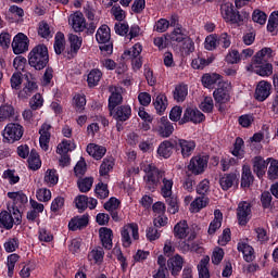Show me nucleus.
Masks as SVG:
<instances>
[{"instance_id":"f257e3e1","label":"nucleus","mask_w":278,"mask_h":278,"mask_svg":"<svg viewBox=\"0 0 278 278\" xmlns=\"http://www.w3.org/2000/svg\"><path fill=\"white\" fill-rule=\"evenodd\" d=\"M28 64L36 71H42L49 64V49L45 45H38L28 55Z\"/></svg>"},{"instance_id":"f03ea898","label":"nucleus","mask_w":278,"mask_h":278,"mask_svg":"<svg viewBox=\"0 0 278 278\" xmlns=\"http://www.w3.org/2000/svg\"><path fill=\"white\" fill-rule=\"evenodd\" d=\"M220 12L226 23H232V25H242V23H244V18L249 17V14L247 13L242 15L240 12H236V10H233V5L230 3L222 4Z\"/></svg>"},{"instance_id":"7ed1b4c3","label":"nucleus","mask_w":278,"mask_h":278,"mask_svg":"<svg viewBox=\"0 0 278 278\" xmlns=\"http://www.w3.org/2000/svg\"><path fill=\"white\" fill-rule=\"evenodd\" d=\"M143 170L147 173L144 179L147 187L150 190H155V188L160 186V181H163L166 177V173L164 170L157 169V167H153L151 165H148Z\"/></svg>"},{"instance_id":"20e7f679","label":"nucleus","mask_w":278,"mask_h":278,"mask_svg":"<svg viewBox=\"0 0 278 278\" xmlns=\"http://www.w3.org/2000/svg\"><path fill=\"white\" fill-rule=\"evenodd\" d=\"M23 134H25V129L21 124L9 123L3 130L4 142L14 144V142H18L23 138Z\"/></svg>"},{"instance_id":"39448f33","label":"nucleus","mask_w":278,"mask_h":278,"mask_svg":"<svg viewBox=\"0 0 278 278\" xmlns=\"http://www.w3.org/2000/svg\"><path fill=\"white\" fill-rule=\"evenodd\" d=\"M207 161L206 155H195L190 160L187 168L191 175H203L207 168Z\"/></svg>"},{"instance_id":"423d86ee","label":"nucleus","mask_w":278,"mask_h":278,"mask_svg":"<svg viewBox=\"0 0 278 278\" xmlns=\"http://www.w3.org/2000/svg\"><path fill=\"white\" fill-rule=\"evenodd\" d=\"M205 115L197 108L189 106L184 111L182 118L179 121V125H186V123H203Z\"/></svg>"},{"instance_id":"0eeeda50","label":"nucleus","mask_w":278,"mask_h":278,"mask_svg":"<svg viewBox=\"0 0 278 278\" xmlns=\"http://www.w3.org/2000/svg\"><path fill=\"white\" fill-rule=\"evenodd\" d=\"M229 90H231V83L219 81L217 89L213 93L216 103H227L230 99Z\"/></svg>"},{"instance_id":"6e6552de","label":"nucleus","mask_w":278,"mask_h":278,"mask_svg":"<svg viewBox=\"0 0 278 278\" xmlns=\"http://www.w3.org/2000/svg\"><path fill=\"white\" fill-rule=\"evenodd\" d=\"M155 131L161 138H170L175 131V126L167 117H161L155 127Z\"/></svg>"},{"instance_id":"1a4fd4ad","label":"nucleus","mask_w":278,"mask_h":278,"mask_svg":"<svg viewBox=\"0 0 278 278\" xmlns=\"http://www.w3.org/2000/svg\"><path fill=\"white\" fill-rule=\"evenodd\" d=\"M251 207H253V204L248 201H241L238 204L237 207V218L239 222V225H247L249 223V218L251 217Z\"/></svg>"},{"instance_id":"9d476101","label":"nucleus","mask_w":278,"mask_h":278,"mask_svg":"<svg viewBox=\"0 0 278 278\" xmlns=\"http://www.w3.org/2000/svg\"><path fill=\"white\" fill-rule=\"evenodd\" d=\"M25 79L26 83L24 84V88L18 92L20 99H29V96L34 94V92L38 90V85L36 84V80L31 74H25Z\"/></svg>"},{"instance_id":"9b49d317","label":"nucleus","mask_w":278,"mask_h":278,"mask_svg":"<svg viewBox=\"0 0 278 278\" xmlns=\"http://www.w3.org/2000/svg\"><path fill=\"white\" fill-rule=\"evenodd\" d=\"M131 233L134 240H138L140 236L138 235V224H128L123 227L122 229V240L124 247H130L131 245V237L129 236Z\"/></svg>"},{"instance_id":"f8f14e48","label":"nucleus","mask_w":278,"mask_h":278,"mask_svg":"<svg viewBox=\"0 0 278 278\" xmlns=\"http://www.w3.org/2000/svg\"><path fill=\"white\" fill-rule=\"evenodd\" d=\"M27 36H25V34L20 33L17 34L12 42V49H13V53H15V55H21V53H25V51H27L29 49V45L27 43Z\"/></svg>"},{"instance_id":"ddd939ff","label":"nucleus","mask_w":278,"mask_h":278,"mask_svg":"<svg viewBox=\"0 0 278 278\" xmlns=\"http://www.w3.org/2000/svg\"><path fill=\"white\" fill-rule=\"evenodd\" d=\"M110 115L117 121V123H125V121H129L131 117V106L130 105H121L116 109H112L109 111Z\"/></svg>"},{"instance_id":"4468645a","label":"nucleus","mask_w":278,"mask_h":278,"mask_svg":"<svg viewBox=\"0 0 278 278\" xmlns=\"http://www.w3.org/2000/svg\"><path fill=\"white\" fill-rule=\"evenodd\" d=\"M5 121H18L16 109L9 103L0 106V123H5Z\"/></svg>"},{"instance_id":"2eb2a0df","label":"nucleus","mask_w":278,"mask_h":278,"mask_svg":"<svg viewBox=\"0 0 278 278\" xmlns=\"http://www.w3.org/2000/svg\"><path fill=\"white\" fill-rule=\"evenodd\" d=\"M70 25H72V28L76 33L84 31L86 29V17H84V13L75 12L72 14L70 16Z\"/></svg>"},{"instance_id":"dca6fc26","label":"nucleus","mask_w":278,"mask_h":278,"mask_svg":"<svg viewBox=\"0 0 278 278\" xmlns=\"http://www.w3.org/2000/svg\"><path fill=\"white\" fill-rule=\"evenodd\" d=\"M254 97L256 101H266L270 97V84L268 81H260L256 86Z\"/></svg>"},{"instance_id":"f3484780","label":"nucleus","mask_w":278,"mask_h":278,"mask_svg":"<svg viewBox=\"0 0 278 278\" xmlns=\"http://www.w3.org/2000/svg\"><path fill=\"white\" fill-rule=\"evenodd\" d=\"M167 266L172 275L177 277V275L181 273V268H184V257H181L179 254H176L174 257L167 261Z\"/></svg>"},{"instance_id":"a211bd4d","label":"nucleus","mask_w":278,"mask_h":278,"mask_svg":"<svg viewBox=\"0 0 278 278\" xmlns=\"http://www.w3.org/2000/svg\"><path fill=\"white\" fill-rule=\"evenodd\" d=\"M253 163V173L262 179L266 175V168H268V163L262 156H255L252 161Z\"/></svg>"},{"instance_id":"6ab92c4d","label":"nucleus","mask_w":278,"mask_h":278,"mask_svg":"<svg viewBox=\"0 0 278 278\" xmlns=\"http://www.w3.org/2000/svg\"><path fill=\"white\" fill-rule=\"evenodd\" d=\"M50 130H51L50 124H43L39 129V134H40L39 143L41 149H43V151H47L49 149V140H51Z\"/></svg>"},{"instance_id":"aec40b11","label":"nucleus","mask_w":278,"mask_h":278,"mask_svg":"<svg viewBox=\"0 0 278 278\" xmlns=\"http://www.w3.org/2000/svg\"><path fill=\"white\" fill-rule=\"evenodd\" d=\"M87 153L91 155L94 160H102L103 155L108 153V149L103 146H99L97 143H89L87 146Z\"/></svg>"},{"instance_id":"412c9836","label":"nucleus","mask_w":278,"mask_h":278,"mask_svg":"<svg viewBox=\"0 0 278 278\" xmlns=\"http://www.w3.org/2000/svg\"><path fill=\"white\" fill-rule=\"evenodd\" d=\"M253 181H255V177L253 176V172H251V166L243 165L241 175V188H251V186H253Z\"/></svg>"},{"instance_id":"4be33fe9","label":"nucleus","mask_w":278,"mask_h":278,"mask_svg":"<svg viewBox=\"0 0 278 278\" xmlns=\"http://www.w3.org/2000/svg\"><path fill=\"white\" fill-rule=\"evenodd\" d=\"M176 146L180 147L182 157H190V155H192V151L197 148V143H194V141H188L185 139H179L176 142Z\"/></svg>"},{"instance_id":"5701e85b","label":"nucleus","mask_w":278,"mask_h":278,"mask_svg":"<svg viewBox=\"0 0 278 278\" xmlns=\"http://www.w3.org/2000/svg\"><path fill=\"white\" fill-rule=\"evenodd\" d=\"M190 233V227H188V222L180 220L177 223L174 227V236L178 240H184V238H188V235Z\"/></svg>"},{"instance_id":"b1692460","label":"nucleus","mask_w":278,"mask_h":278,"mask_svg":"<svg viewBox=\"0 0 278 278\" xmlns=\"http://www.w3.org/2000/svg\"><path fill=\"white\" fill-rule=\"evenodd\" d=\"M88 215L77 216L71 219L68 223V229L71 231H77V229H84L88 227Z\"/></svg>"},{"instance_id":"393cba45","label":"nucleus","mask_w":278,"mask_h":278,"mask_svg":"<svg viewBox=\"0 0 278 278\" xmlns=\"http://www.w3.org/2000/svg\"><path fill=\"white\" fill-rule=\"evenodd\" d=\"M114 168V157H105L100 165V177L103 179H110V170Z\"/></svg>"},{"instance_id":"a878e982","label":"nucleus","mask_w":278,"mask_h":278,"mask_svg":"<svg viewBox=\"0 0 278 278\" xmlns=\"http://www.w3.org/2000/svg\"><path fill=\"white\" fill-rule=\"evenodd\" d=\"M214 219L211 222L208 227V235L214 236L218 229H220L223 225V213L220 210H215L214 212Z\"/></svg>"},{"instance_id":"bb28decb","label":"nucleus","mask_w":278,"mask_h":278,"mask_svg":"<svg viewBox=\"0 0 278 278\" xmlns=\"http://www.w3.org/2000/svg\"><path fill=\"white\" fill-rule=\"evenodd\" d=\"M99 236H100V240L102 242V247H104L108 251H110L113 247L112 229H110V228H100Z\"/></svg>"},{"instance_id":"cd10ccee","label":"nucleus","mask_w":278,"mask_h":278,"mask_svg":"<svg viewBox=\"0 0 278 278\" xmlns=\"http://www.w3.org/2000/svg\"><path fill=\"white\" fill-rule=\"evenodd\" d=\"M270 58H273V49L263 48L254 55L253 62L254 64H264V62H268Z\"/></svg>"},{"instance_id":"c85d7f7f","label":"nucleus","mask_w":278,"mask_h":278,"mask_svg":"<svg viewBox=\"0 0 278 278\" xmlns=\"http://www.w3.org/2000/svg\"><path fill=\"white\" fill-rule=\"evenodd\" d=\"M110 38H112L110 27L108 25H102L96 34L97 42L100 45H105V42H110Z\"/></svg>"},{"instance_id":"c756f323","label":"nucleus","mask_w":278,"mask_h":278,"mask_svg":"<svg viewBox=\"0 0 278 278\" xmlns=\"http://www.w3.org/2000/svg\"><path fill=\"white\" fill-rule=\"evenodd\" d=\"M173 94L174 100L177 101V103H184V101H186V98L188 97V85H177Z\"/></svg>"},{"instance_id":"7c9ffc66","label":"nucleus","mask_w":278,"mask_h":278,"mask_svg":"<svg viewBox=\"0 0 278 278\" xmlns=\"http://www.w3.org/2000/svg\"><path fill=\"white\" fill-rule=\"evenodd\" d=\"M9 199L13 200V205L15 207H23L27 203V195L22 191L17 192H8Z\"/></svg>"},{"instance_id":"2f4dec72","label":"nucleus","mask_w":278,"mask_h":278,"mask_svg":"<svg viewBox=\"0 0 278 278\" xmlns=\"http://www.w3.org/2000/svg\"><path fill=\"white\" fill-rule=\"evenodd\" d=\"M173 143L168 140L163 141L157 149V154L160 157H164L165 160H168L170 155H173Z\"/></svg>"},{"instance_id":"473e14b6","label":"nucleus","mask_w":278,"mask_h":278,"mask_svg":"<svg viewBox=\"0 0 278 278\" xmlns=\"http://www.w3.org/2000/svg\"><path fill=\"white\" fill-rule=\"evenodd\" d=\"M154 108L157 114H164L168 108V99L164 93H160L154 100Z\"/></svg>"},{"instance_id":"72a5a7b5","label":"nucleus","mask_w":278,"mask_h":278,"mask_svg":"<svg viewBox=\"0 0 278 278\" xmlns=\"http://www.w3.org/2000/svg\"><path fill=\"white\" fill-rule=\"evenodd\" d=\"M219 81H223L219 74H204L202 76V84L204 88H212L215 84L219 85Z\"/></svg>"},{"instance_id":"f704fd0d","label":"nucleus","mask_w":278,"mask_h":278,"mask_svg":"<svg viewBox=\"0 0 278 278\" xmlns=\"http://www.w3.org/2000/svg\"><path fill=\"white\" fill-rule=\"evenodd\" d=\"M238 251L243 254L245 262H253V260H255L253 247L249 245L248 243H239Z\"/></svg>"},{"instance_id":"c9c22d12","label":"nucleus","mask_w":278,"mask_h":278,"mask_svg":"<svg viewBox=\"0 0 278 278\" xmlns=\"http://www.w3.org/2000/svg\"><path fill=\"white\" fill-rule=\"evenodd\" d=\"M238 181L236 174H226L219 179V186L223 190H229Z\"/></svg>"},{"instance_id":"e433bc0d","label":"nucleus","mask_w":278,"mask_h":278,"mask_svg":"<svg viewBox=\"0 0 278 278\" xmlns=\"http://www.w3.org/2000/svg\"><path fill=\"white\" fill-rule=\"evenodd\" d=\"M140 53H142V45L136 43L132 48L126 50L122 58L123 60H134L136 58H140Z\"/></svg>"},{"instance_id":"4c0bfd02","label":"nucleus","mask_w":278,"mask_h":278,"mask_svg":"<svg viewBox=\"0 0 278 278\" xmlns=\"http://www.w3.org/2000/svg\"><path fill=\"white\" fill-rule=\"evenodd\" d=\"M64 49H66V40L64 39V35L62 33H56L54 38V51L56 55H62V53H64Z\"/></svg>"},{"instance_id":"58836bf2","label":"nucleus","mask_w":278,"mask_h":278,"mask_svg":"<svg viewBox=\"0 0 278 278\" xmlns=\"http://www.w3.org/2000/svg\"><path fill=\"white\" fill-rule=\"evenodd\" d=\"M112 94L109 98V111H112L123 103V96L116 91L114 88H111Z\"/></svg>"},{"instance_id":"ea45409f","label":"nucleus","mask_w":278,"mask_h":278,"mask_svg":"<svg viewBox=\"0 0 278 278\" xmlns=\"http://www.w3.org/2000/svg\"><path fill=\"white\" fill-rule=\"evenodd\" d=\"M104 255H105V252L103 251V248H96L89 252L88 260L89 262L101 264L103 262Z\"/></svg>"},{"instance_id":"a19ab883","label":"nucleus","mask_w":278,"mask_h":278,"mask_svg":"<svg viewBox=\"0 0 278 278\" xmlns=\"http://www.w3.org/2000/svg\"><path fill=\"white\" fill-rule=\"evenodd\" d=\"M28 166L31 170H38L42 166V162L40 161V155L36 150H31L28 157Z\"/></svg>"},{"instance_id":"79ce46f5","label":"nucleus","mask_w":278,"mask_h":278,"mask_svg":"<svg viewBox=\"0 0 278 278\" xmlns=\"http://www.w3.org/2000/svg\"><path fill=\"white\" fill-rule=\"evenodd\" d=\"M207 264H210V256L206 255L200 261L198 265L200 278H210V269L207 268Z\"/></svg>"},{"instance_id":"37998d69","label":"nucleus","mask_w":278,"mask_h":278,"mask_svg":"<svg viewBox=\"0 0 278 278\" xmlns=\"http://www.w3.org/2000/svg\"><path fill=\"white\" fill-rule=\"evenodd\" d=\"M173 179H167L166 177L162 180L161 194L164 199L173 197Z\"/></svg>"},{"instance_id":"c03bdc74","label":"nucleus","mask_w":278,"mask_h":278,"mask_svg":"<svg viewBox=\"0 0 278 278\" xmlns=\"http://www.w3.org/2000/svg\"><path fill=\"white\" fill-rule=\"evenodd\" d=\"M0 223L4 227V229H12V227H14L15 225L14 217L7 211L0 213Z\"/></svg>"},{"instance_id":"a18cd8bd","label":"nucleus","mask_w":278,"mask_h":278,"mask_svg":"<svg viewBox=\"0 0 278 278\" xmlns=\"http://www.w3.org/2000/svg\"><path fill=\"white\" fill-rule=\"evenodd\" d=\"M212 62H214L213 58L203 59L201 56H198L191 62V66L192 68H195L198 71H203V68H205V66H210Z\"/></svg>"},{"instance_id":"49530a36","label":"nucleus","mask_w":278,"mask_h":278,"mask_svg":"<svg viewBox=\"0 0 278 278\" xmlns=\"http://www.w3.org/2000/svg\"><path fill=\"white\" fill-rule=\"evenodd\" d=\"M101 77H103V73L99 70H92L87 77L88 86L93 88L101 81Z\"/></svg>"},{"instance_id":"de8ad7c7","label":"nucleus","mask_w":278,"mask_h":278,"mask_svg":"<svg viewBox=\"0 0 278 278\" xmlns=\"http://www.w3.org/2000/svg\"><path fill=\"white\" fill-rule=\"evenodd\" d=\"M208 199L205 195L197 198L192 203H191V212L197 213L201 212L203 207L207 206Z\"/></svg>"},{"instance_id":"09e8293b","label":"nucleus","mask_w":278,"mask_h":278,"mask_svg":"<svg viewBox=\"0 0 278 278\" xmlns=\"http://www.w3.org/2000/svg\"><path fill=\"white\" fill-rule=\"evenodd\" d=\"M92 184H94L93 177L83 178L77 181V186L80 192H90L92 189Z\"/></svg>"},{"instance_id":"8fccbe9b","label":"nucleus","mask_w":278,"mask_h":278,"mask_svg":"<svg viewBox=\"0 0 278 278\" xmlns=\"http://www.w3.org/2000/svg\"><path fill=\"white\" fill-rule=\"evenodd\" d=\"M68 40L71 43V53L76 54L77 51H79V49H81V37L74 35V34H70Z\"/></svg>"},{"instance_id":"3c124183","label":"nucleus","mask_w":278,"mask_h":278,"mask_svg":"<svg viewBox=\"0 0 278 278\" xmlns=\"http://www.w3.org/2000/svg\"><path fill=\"white\" fill-rule=\"evenodd\" d=\"M38 36L40 38H52L53 35H51V26L45 21H41L38 25Z\"/></svg>"},{"instance_id":"603ef678","label":"nucleus","mask_w":278,"mask_h":278,"mask_svg":"<svg viewBox=\"0 0 278 278\" xmlns=\"http://www.w3.org/2000/svg\"><path fill=\"white\" fill-rule=\"evenodd\" d=\"M165 201L168 205L167 211L169 212V214H177V212H179V202L177 200V197L169 195L165 198Z\"/></svg>"},{"instance_id":"864d4df0","label":"nucleus","mask_w":278,"mask_h":278,"mask_svg":"<svg viewBox=\"0 0 278 278\" xmlns=\"http://www.w3.org/2000/svg\"><path fill=\"white\" fill-rule=\"evenodd\" d=\"M75 149V143L71 140H63L61 143H59L56 148V153L59 155H62V153H68V151H73Z\"/></svg>"},{"instance_id":"5fc2aeb1","label":"nucleus","mask_w":278,"mask_h":278,"mask_svg":"<svg viewBox=\"0 0 278 278\" xmlns=\"http://www.w3.org/2000/svg\"><path fill=\"white\" fill-rule=\"evenodd\" d=\"M172 42H184L186 40V33L184 31V28L176 27L174 31L169 35Z\"/></svg>"},{"instance_id":"6e6d98bb","label":"nucleus","mask_w":278,"mask_h":278,"mask_svg":"<svg viewBox=\"0 0 278 278\" xmlns=\"http://www.w3.org/2000/svg\"><path fill=\"white\" fill-rule=\"evenodd\" d=\"M94 192L98 199H108L110 197V190L108 189V185L103 182H99L96 186Z\"/></svg>"},{"instance_id":"4d7b16f0","label":"nucleus","mask_w":278,"mask_h":278,"mask_svg":"<svg viewBox=\"0 0 278 278\" xmlns=\"http://www.w3.org/2000/svg\"><path fill=\"white\" fill-rule=\"evenodd\" d=\"M58 172L55 169H48L45 175V182L48 186H55L59 181Z\"/></svg>"},{"instance_id":"13d9d810","label":"nucleus","mask_w":278,"mask_h":278,"mask_svg":"<svg viewBox=\"0 0 278 278\" xmlns=\"http://www.w3.org/2000/svg\"><path fill=\"white\" fill-rule=\"evenodd\" d=\"M205 49L207 51H214L218 47V35L212 34L205 38Z\"/></svg>"},{"instance_id":"bf43d9fd","label":"nucleus","mask_w":278,"mask_h":278,"mask_svg":"<svg viewBox=\"0 0 278 278\" xmlns=\"http://www.w3.org/2000/svg\"><path fill=\"white\" fill-rule=\"evenodd\" d=\"M255 73L261 75V77H268L273 75V65L270 63H266L261 66H255Z\"/></svg>"},{"instance_id":"052dcab7","label":"nucleus","mask_w":278,"mask_h":278,"mask_svg":"<svg viewBox=\"0 0 278 278\" xmlns=\"http://www.w3.org/2000/svg\"><path fill=\"white\" fill-rule=\"evenodd\" d=\"M22 84H23V74L21 72L14 73L11 76V88L13 90H20Z\"/></svg>"},{"instance_id":"680f3d73","label":"nucleus","mask_w":278,"mask_h":278,"mask_svg":"<svg viewBox=\"0 0 278 278\" xmlns=\"http://www.w3.org/2000/svg\"><path fill=\"white\" fill-rule=\"evenodd\" d=\"M267 177L268 179H278V161L277 160H271L270 165L267 170Z\"/></svg>"},{"instance_id":"e2e57ef3","label":"nucleus","mask_w":278,"mask_h":278,"mask_svg":"<svg viewBox=\"0 0 278 278\" xmlns=\"http://www.w3.org/2000/svg\"><path fill=\"white\" fill-rule=\"evenodd\" d=\"M261 203H262V207H264V210H268V207L273 206V194H270L269 191H264L261 194Z\"/></svg>"},{"instance_id":"0e129e2a","label":"nucleus","mask_w":278,"mask_h":278,"mask_svg":"<svg viewBox=\"0 0 278 278\" xmlns=\"http://www.w3.org/2000/svg\"><path fill=\"white\" fill-rule=\"evenodd\" d=\"M42 103H45V99H42V96L40 93H36L30 102H29V105H30V109L36 111V110H39V108L42 106Z\"/></svg>"},{"instance_id":"69168bd1","label":"nucleus","mask_w":278,"mask_h":278,"mask_svg":"<svg viewBox=\"0 0 278 278\" xmlns=\"http://www.w3.org/2000/svg\"><path fill=\"white\" fill-rule=\"evenodd\" d=\"M74 105L76 108V112H84V108H86V97L76 94L74 97Z\"/></svg>"},{"instance_id":"338daca9","label":"nucleus","mask_w":278,"mask_h":278,"mask_svg":"<svg viewBox=\"0 0 278 278\" xmlns=\"http://www.w3.org/2000/svg\"><path fill=\"white\" fill-rule=\"evenodd\" d=\"M200 109L202 110V112H212L214 110V100L212 99V97L204 98V101H202L200 104Z\"/></svg>"},{"instance_id":"774afa93","label":"nucleus","mask_w":278,"mask_h":278,"mask_svg":"<svg viewBox=\"0 0 278 278\" xmlns=\"http://www.w3.org/2000/svg\"><path fill=\"white\" fill-rule=\"evenodd\" d=\"M278 27V11H275L270 14L268 24H267V29L269 31H275Z\"/></svg>"}]
</instances>
